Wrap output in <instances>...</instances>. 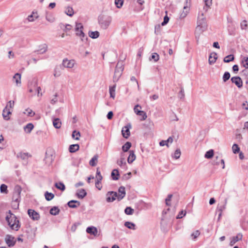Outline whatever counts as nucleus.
<instances>
[{"label":"nucleus","instance_id":"1","mask_svg":"<svg viewBox=\"0 0 248 248\" xmlns=\"http://www.w3.org/2000/svg\"><path fill=\"white\" fill-rule=\"evenodd\" d=\"M112 21L110 16L101 15L98 17V22L101 28L106 30L110 25Z\"/></svg>","mask_w":248,"mask_h":248},{"label":"nucleus","instance_id":"2","mask_svg":"<svg viewBox=\"0 0 248 248\" xmlns=\"http://www.w3.org/2000/svg\"><path fill=\"white\" fill-rule=\"evenodd\" d=\"M5 219L12 230L15 231H18L19 230L20 227V224L16 217H9L8 215H7Z\"/></svg>","mask_w":248,"mask_h":248},{"label":"nucleus","instance_id":"3","mask_svg":"<svg viewBox=\"0 0 248 248\" xmlns=\"http://www.w3.org/2000/svg\"><path fill=\"white\" fill-rule=\"evenodd\" d=\"M191 0H186L185 5L183 7V11L181 13L180 17L181 18H185L187 15L189 10V6L190 5Z\"/></svg>","mask_w":248,"mask_h":248},{"label":"nucleus","instance_id":"4","mask_svg":"<svg viewBox=\"0 0 248 248\" xmlns=\"http://www.w3.org/2000/svg\"><path fill=\"white\" fill-rule=\"evenodd\" d=\"M5 241L9 247L14 246L16 243L15 238L10 234H7L5 236Z\"/></svg>","mask_w":248,"mask_h":248},{"label":"nucleus","instance_id":"5","mask_svg":"<svg viewBox=\"0 0 248 248\" xmlns=\"http://www.w3.org/2000/svg\"><path fill=\"white\" fill-rule=\"evenodd\" d=\"M123 71V69L118 68V65L116 66L114 76L113 77V81L115 83L119 80L122 74Z\"/></svg>","mask_w":248,"mask_h":248},{"label":"nucleus","instance_id":"6","mask_svg":"<svg viewBox=\"0 0 248 248\" xmlns=\"http://www.w3.org/2000/svg\"><path fill=\"white\" fill-rule=\"evenodd\" d=\"M131 128V125L130 124H127L126 125L123 127L122 130V134L123 137L125 139H128L130 135L129 129Z\"/></svg>","mask_w":248,"mask_h":248},{"label":"nucleus","instance_id":"7","mask_svg":"<svg viewBox=\"0 0 248 248\" xmlns=\"http://www.w3.org/2000/svg\"><path fill=\"white\" fill-rule=\"evenodd\" d=\"M106 201L108 202L115 201L117 196V193L114 191H108L106 194Z\"/></svg>","mask_w":248,"mask_h":248},{"label":"nucleus","instance_id":"8","mask_svg":"<svg viewBox=\"0 0 248 248\" xmlns=\"http://www.w3.org/2000/svg\"><path fill=\"white\" fill-rule=\"evenodd\" d=\"M28 214L29 217L33 220H38L40 219V215L33 209H28Z\"/></svg>","mask_w":248,"mask_h":248},{"label":"nucleus","instance_id":"9","mask_svg":"<svg viewBox=\"0 0 248 248\" xmlns=\"http://www.w3.org/2000/svg\"><path fill=\"white\" fill-rule=\"evenodd\" d=\"M197 24L198 26L197 27V29H198L199 27L203 28L206 27V19L204 17L203 13L202 14L201 16L198 17L197 20Z\"/></svg>","mask_w":248,"mask_h":248},{"label":"nucleus","instance_id":"10","mask_svg":"<svg viewBox=\"0 0 248 248\" xmlns=\"http://www.w3.org/2000/svg\"><path fill=\"white\" fill-rule=\"evenodd\" d=\"M232 83H234L238 88L243 86V81L240 77L236 76L232 77L231 79Z\"/></svg>","mask_w":248,"mask_h":248},{"label":"nucleus","instance_id":"11","mask_svg":"<svg viewBox=\"0 0 248 248\" xmlns=\"http://www.w3.org/2000/svg\"><path fill=\"white\" fill-rule=\"evenodd\" d=\"M243 235L241 233H239L235 236H233L231 238L230 242V246H233L237 241L242 239Z\"/></svg>","mask_w":248,"mask_h":248},{"label":"nucleus","instance_id":"12","mask_svg":"<svg viewBox=\"0 0 248 248\" xmlns=\"http://www.w3.org/2000/svg\"><path fill=\"white\" fill-rule=\"evenodd\" d=\"M119 194H117V199L118 201L122 200L125 196V187L121 186L118 189Z\"/></svg>","mask_w":248,"mask_h":248},{"label":"nucleus","instance_id":"13","mask_svg":"<svg viewBox=\"0 0 248 248\" xmlns=\"http://www.w3.org/2000/svg\"><path fill=\"white\" fill-rule=\"evenodd\" d=\"M21 190L22 188L20 186L16 185L15 186L14 193L13 196L14 197V198H16V199H17V198H20Z\"/></svg>","mask_w":248,"mask_h":248},{"label":"nucleus","instance_id":"14","mask_svg":"<svg viewBox=\"0 0 248 248\" xmlns=\"http://www.w3.org/2000/svg\"><path fill=\"white\" fill-rule=\"evenodd\" d=\"M67 204L70 208H76L80 205V203L77 200H71L67 202Z\"/></svg>","mask_w":248,"mask_h":248},{"label":"nucleus","instance_id":"15","mask_svg":"<svg viewBox=\"0 0 248 248\" xmlns=\"http://www.w3.org/2000/svg\"><path fill=\"white\" fill-rule=\"evenodd\" d=\"M227 203V199H225L223 203L218 204L217 208V212L222 213V212L226 209Z\"/></svg>","mask_w":248,"mask_h":248},{"label":"nucleus","instance_id":"16","mask_svg":"<svg viewBox=\"0 0 248 248\" xmlns=\"http://www.w3.org/2000/svg\"><path fill=\"white\" fill-rule=\"evenodd\" d=\"M86 232L90 234L93 235L94 236H96L98 231L96 227L93 226H90L87 227V228L86 229Z\"/></svg>","mask_w":248,"mask_h":248},{"label":"nucleus","instance_id":"17","mask_svg":"<svg viewBox=\"0 0 248 248\" xmlns=\"http://www.w3.org/2000/svg\"><path fill=\"white\" fill-rule=\"evenodd\" d=\"M11 114L10 110L7 108V105L3 109L2 112V116L5 120L8 121L10 119L9 114Z\"/></svg>","mask_w":248,"mask_h":248},{"label":"nucleus","instance_id":"18","mask_svg":"<svg viewBox=\"0 0 248 248\" xmlns=\"http://www.w3.org/2000/svg\"><path fill=\"white\" fill-rule=\"evenodd\" d=\"M47 46L46 44H44L40 46L39 49L35 50L34 52L37 53V54H44L47 51Z\"/></svg>","mask_w":248,"mask_h":248},{"label":"nucleus","instance_id":"19","mask_svg":"<svg viewBox=\"0 0 248 248\" xmlns=\"http://www.w3.org/2000/svg\"><path fill=\"white\" fill-rule=\"evenodd\" d=\"M217 58V54L216 52H212L209 57V63L211 65L214 64Z\"/></svg>","mask_w":248,"mask_h":248},{"label":"nucleus","instance_id":"20","mask_svg":"<svg viewBox=\"0 0 248 248\" xmlns=\"http://www.w3.org/2000/svg\"><path fill=\"white\" fill-rule=\"evenodd\" d=\"M31 156V155L28 153L20 152L18 153L16 155V157L17 158H20L22 160H27L29 157Z\"/></svg>","mask_w":248,"mask_h":248},{"label":"nucleus","instance_id":"21","mask_svg":"<svg viewBox=\"0 0 248 248\" xmlns=\"http://www.w3.org/2000/svg\"><path fill=\"white\" fill-rule=\"evenodd\" d=\"M87 192L83 188L78 189L76 193V196L79 199H83L87 195Z\"/></svg>","mask_w":248,"mask_h":248},{"label":"nucleus","instance_id":"22","mask_svg":"<svg viewBox=\"0 0 248 248\" xmlns=\"http://www.w3.org/2000/svg\"><path fill=\"white\" fill-rule=\"evenodd\" d=\"M12 200L11 203L12 208L14 209H18L19 207V198H17V199H16V198H14V197L13 196Z\"/></svg>","mask_w":248,"mask_h":248},{"label":"nucleus","instance_id":"23","mask_svg":"<svg viewBox=\"0 0 248 248\" xmlns=\"http://www.w3.org/2000/svg\"><path fill=\"white\" fill-rule=\"evenodd\" d=\"M73 61H69L67 59L63 60L62 64L65 67L72 68L74 66Z\"/></svg>","mask_w":248,"mask_h":248},{"label":"nucleus","instance_id":"24","mask_svg":"<svg viewBox=\"0 0 248 248\" xmlns=\"http://www.w3.org/2000/svg\"><path fill=\"white\" fill-rule=\"evenodd\" d=\"M119 172L118 170L114 169L113 170L111 173V176L112 177V180H118L119 178Z\"/></svg>","mask_w":248,"mask_h":248},{"label":"nucleus","instance_id":"25","mask_svg":"<svg viewBox=\"0 0 248 248\" xmlns=\"http://www.w3.org/2000/svg\"><path fill=\"white\" fill-rule=\"evenodd\" d=\"M130 154L127 158V162L128 163H132L136 159V155L134 154V152L133 150L129 151Z\"/></svg>","mask_w":248,"mask_h":248},{"label":"nucleus","instance_id":"26","mask_svg":"<svg viewBox=\"0 0 248 248\" xmlns=\"http://www.w3.org/2000/svg\"><path fill=\"white\" fill-rule=\"evenodd\" d=\"M79 146L78 144L70 145L69 147V151L70 153H75L79 150Z\"/></svg>","mask_w":248,"mask_h":248},{"label":"nucleus","instance_id":"27","mask_svg":"<svg viewBox=\"0 0 248 248\" xmlns=\"http://www.w3.org/2000/svg\"><path fill=\"white\" fill-rule=\"evenodd\" d=\"M33 128V124L32 123H29L24 127V130L27 133H30Z\"/></svg>","mask_w":248,"mask_h":248},{"label":"nucleus","instance_id":"28","mask_svg":"<svg viewBox=\"0 0 248 248\" xmlns=\"http://www.w3.org/2000/svg\"><path fill=\"white\" fill-rule=\"evenodd\" d=\"M60 211V210L57 206H53L50 209L49 213L52 215L56 216L59 214Z\"/></svg>","mask_w":248,"mask_h":248},{"label":"nucleus","instance_id":"29","mask_svg":"<svg viewBox=\"0 0 248 248\" xmlns=\"http://www.w3.org/2000/svg\"><path fill=\"white\" fill-rule=\"evenodd\" d=\"M61 122L59 118H55L53 120V125L57 129H59L61 127Z\"/></svg>","mask_w":248,"mask_h":248},{"label":"nucleus","instance_id":"30","mask_svg":"<svg viewBox=\"0 0 248 248\" xmlns=\"http://www.w3.org/2000/svg\"><path fill=\"white\" fill-rule=\"evenodd\" d=\"M124 226L127 227V228L129 229H131L133 230H135L136 229V225L133 222H129V221H126L124 223Z\"/></svg>","mask_w":248,"mask_h":248},{"label":"nucleus","instance_id":"31","mask_svg":"<svg viewBox=\"0 0 248 248\" xmlns=\"http://www.w3.org/2000/svg\"><path fill=\"white\" fill-rule=\"evenodd\" d=\"M116 87V84H115L112 86L109 87V92L110 93V97H111L112 98H114L115 96V92Z\"/></svg>","mask_w":248,"mask_h":248},{"label":"nucleus","instance_id":"32","mask_svg":"<svg viewBox=\"0 0 248 248\" xmlns=\"http://www.w3.org/2000/svg\"><path fill=\"white\" fill-rule=\"evenodd\" d=\"M131 147V143L127 141L124 145L122 146V149L124 152H127Z\"/></svg>","mask_w":248,"mask_h":248},{"label":"nucleus","instance_id":"33","mask_svg":"<svg viewBox=\"0 0 248 248\" xmlns=\"http://www.w3.org/2000/svg\"><path fill=\"white\" fill-rule=\"evenodd\" d=\"M89 36L93 39H96L99 36V32L98 31H89Z\"/></svg>","mask_w":248,"mask_h":248},{"label":"nucleus","instance_id":"34","mask_svg":"<svg viewBox=\"0 0 248 248\" xmlns=\"http://www.w3.org/2000/svg\"><path fill=\"white\" fill-rule=\"evenodd\" d=\"M45 197L46 201H50L54 198V195L52 193L46 191L45 193Z\"/></svg>","mask_w":248,"mask_h":248},{"label":"nucleus","instance_id":"35","mask_svg":"<svg viewBox=\"0 0 248 248\" xmlns=\"http://www.w3.org/2000/svg\"><path fill=\"white\" fill-rule=\"evenodd\" d=\"M65 13L68 16L71 17L74 15V10L72 7L68 6L65 11Z\"/></svg>","mask_w":248,"mask_h":248},{"label":"nucleus","instance_id":"36","mask_svg":"<svg viewBox=\"0 0 248 248\" xmlns=\"http://www.w3.org/2000/svg\"><path fill=\"white\" fill-rule=\"evenodd\" d=\"M137 115L141 117L140 121L145 120L147 118V114L144 111H137Z\"/></svg>","mask_w":248,"mask_h":248},{"label":"nucleus","instance_id":"37","mask_svg":"<svg viewBox=\"0 0 248 248\" xmlns=\"http://www.w3.org/2000/svg\"><path fill=\"white\" fill-rule=\"evenodd\" d=\"M234 59V56L232 54H230L224 57L223 59V62L226 63H228L230 62L233 61Z\"/></svg>","mask_w":248,"mask_h":248},{"label":"nucleus","instance_id":"38","mask_svg":"<svg viewBox=\"0 0 248 248\" xmlns=\"http://www.w3.org/2000/svg\"><path fill=\"white\" fill-rule=\"evenodd\" d=\"M55 187L62 191H64L65 189V185L62 182L56 183L55 184Z\"/></svg>","mask_w":248,"mask_h":248},{"label":"nucleus","instance_id":"39","mask_svg":"<svg viewBox=\"0 0 248 248\" xmlns=\"http://www.w3.org/2000/svg\"><path fill=\"white\" fill-rule=\"evenodd\" d=\"M13 78L15 80L17 85L21 83V75L20 74L16 73L13 77Z\"/></svg>","mask_w":248,"mask_h":248},{"label":"nucleus","instance_id":"40","mask_svg":"<svg viewBox=\"0 0 248 248\" xmlns=\"http://www.w3.org/2000/svg\"><path fill=\"white\" fill-rule=\"evenodd\" d=\"M80 136V133L76 130H74L72 132V137L76 140H79Z\"/></svg>","mask_w":248,"mask_h":248},{"label":"nucleus","instance_id":"41","mask_svg":"<svg viewBox=\"0 0 248 248\" xmlns=\"http://www.w3.org/2000/svg\"><path fill=\"white\" fill-rule=\"evenodd\" d=\"M214 150L212 149L208 151L204 155L205 158L207 159L211 158L214 155Z\"/></svg>","mask_w":248,"mask_h":248},{"label":"nucleus","instance_id":"42","mask_svg":"<svg viewBox=\"0 0 248 248\" xmlns=\"http://www.w3.org/2000/svg\"><path fill=\"white\" fill-rule=\"evenodd\" d=\"M0 191L1 193L7 194L8 193L7 186L5 184H1L0 186Z\"/></svg>","mask_w":248,"mask_h":248},{"label":"nucleus","instance_id":"43","mask_svg":"<svg viewBox=\"0 0 248 248\" xmlns=\"http://www.w3.org/2000/svg\"><path fill=\"white\" fill-rule=\"evenodd\" d=\"M241 63L244 67H248V57H243L241 60Z\"/></svg>","mask_w":248,"mask_h":248},{"label":"nucleus","instance_id":"44","mask_svg":"<svg viewBox=\"0 0 248 248\" xmlns=\"http://www.w3.org/2000/svg\"><path fill=\"white\" fill-rule=\"evenodd\" d=\"M134 210L131 207H126L124 209V213L127 215H131L134 213Z\"/></svg>","mask_w":248,"mask_h":248},{"label":"nucleus","instance_id":"45","mask_svg":"<svg viewBox=\"0 0 248 248\" xmlns=\"http://www.w3.org/2000/svg\"><path fill=\"white\" fill-rule=\"evenodd\" d=\"M97 160V155L93 156V157L90 160L89 162V164L93 167L96 166Z\"/></svg>","mask_w":248,"mask_h":248},{"label":"nucleus","instance_id":"46","mask_svg":"<svg viewBox=\"0 0 248 248\" xmlns=\"http://www.w3.org/2000/svg\"><path fill=\"white\" fill-rule=\"evenodd\" d=\"M231 77L230 74L229 72H225L223 76L222 79L224 82H226Z\"/></svg>","mask_w":248,"mask_h":248},{"label":"nucleus","instance_id":"47","mask_svg":"<svg viewBox=\"0 0 248 248\" xmlns=\"http://www.w3.org/2000/svg\"><path fill=\"white\" fill-rule=\"evenodd\" d=\"M233 153L235 154L240 152V148L237 144H233L232 147Z\"/></svg>","mask_w":248,"mask_h":248},{"label":"nucleus","instance_id":"48","mask_svg":"<svg viewBox=\"0 0 248 248\" xmlns=\"http://www.w3.org/2000/svg\"><path fill=\"white\" fill-rule=\"evenodd\" d=\"M159 59V55L156 53H153L152 54L150 60H153L155 62L158 61Z\"/></svg>","mask_w":248,"mask_h":248},{"label":"nucleus","instance_id":"49","mask_svg":"<svg viewBox=\"0 0 248 248\" xmlns=\"http://www.w3.org/2000/svg\"><path fill=\"white\" fill-rule=\"evenodd\" d=\"M181 155V151L179 149H177L175 150L173 155L172 157L176 159H177L180 158Z\"/></svg>","mask_w":248,"mask_h":248},{"label":"nucleus","instance_id":"50","mask_svg":"<svg viewBox=\"0 0 248 248\" xmlns=\"http://www.w3.org/2000/svg\"><path fill=\"white\" fill-rule=\"evenodd\" d=\"M124 3V0H115V4L118 8L122 7Z\"/></svg>","mask_w":248,"mask_h":248},{"label":"nucleus","instance_id":"51","mask_svg":"<svg viewBox=\"0 0 248 248\" xmlns=\"http://www.w3.org/2000/svg\"><path fill=\"white\" fill-rule=\"evenodd\" d=\"M62 26H65L64 29H63L64 31L67 32V31L70 30L71 29L72 26L70 24H66L64 25L63 24H61L60 27L62 28Z\"/></svg>","mask_w":248,"mask_h":248},{"label":"nucleus","instance_id":"52","mask_svg":"<svg viewBox=\"0 0 248 248\" xmlns=\"http://www.w3.org/2000/svg\"><path fill=\"white\" fill-rule=\"evenodd\" d=\"M96 180L101 181L102 180V176L101 174L100 171L99 169H97L96 175Z\"/></svg>","mask_w":248,"mask_h":248},{"label":"nucleus","instance_id":"53","mask_svg":"<svg viewBox=\"0 0 248 248\" xmlns=\"http://www.w3.org/2000/svg\"><path fill=\"white\" fill-rule=\"evenodd\" d=\"M185 97V93H184V90L183 87L181 88V90L178 93V97L180 99H183Z\"/></svg>","mask_w":248,"mask_h":248},{"label":"nucleus","instance_id":"54","mask_svg":"<svg viewBox=\"0 0 248 248\" xmlns=\"http://www.w3.org/2000/svg\"><path fill=\"white\" fill-rule=\"evenodd\" d=\"M131 176V172H129L126 174H124L123 177H122V179L123 180H128L130 178Z\"/></svg>","mask_w":248,"mask_h":248},{"label":"nucleus","instance_id":"55","mask_svg":"<svg viewBox=\"0 0 248 248\" xmlns=\"http://www.w3.org/2000/svg\"><path fill=\"white\" fill-rule=\"evenodd\" d=\"M83 28V26L81 23L76 22L75 31H78L79 30H82Z\"/></svg>","mask_w":248,"mask_h":248},{"label":"nucleus","instance_id":"56","mask_svg":"<svg viewBox=\"0 0 248 248\" xmlns=\"http://www.w3.org/2000/svg\"><path fill=\"white\" fill-rule=\"evenodd\" d=\"M172 197V194H169L168 195L167 198L165 200L166 204L167 205L169 206V205H170V201L171 200V199Z\"/></svg>","mask_w":248,"mask_h":248},{"label":"nucleus","instance_id":"57","mask_svg":"<svg viewBox=\"0 0 248 248\" xmlns=\"http://www.w3.org/2000/svg\"><path fill=\"white\" fill-rule=\"evenodd\" d=\"M241 28L242 30H245L248 27L247 21L246 20H243L240 24Z\"/></svg>","mask_w":248,"mask_h":248},{"label":"nucleus","instance_id":"58","mask_svg":"<svg viewBox=\"0 0 248 248\" xmlns=\"http://www.w3.org/2000/svg\"><path fill=\"white\" fill-rule=\"evenodd\" d=\"M26 111L28 116L32 117L35 115V112H33L32 110L29 108L26 109Z\"/></svg>","mask_w":248,"mask_h":248},{"label":"nucleus","instance_id":"59","mask_svg":"<svg viewBox=\"0 0 248 248\" xmlns=\"http://www.w3.org/2000/svg\"><path fill=\"white\" fill-rule=\"evenodd\" d=\"M186 214V211H184L183 210H182L181 211L178 215H177V217H176V218L177 219H179V218H182L183 217H184Z\"/></svg>","mask_w":248,"mask_h":248},{"label":"nucleus","instance_id":"60","mask_svg":"<svg viewBox=\"0 0 248 248\" xmlns=\"http://www.w3.org/2000/svg\"><path fill=\"white\" fill-rule=\"evenodd\" d=\"M169 17L167 15H166L164 17L163 21L161 23V25L162 26L166 25L169 22Z\"/></svg>","mask_w":248,"mask_h":248},{"label":"nucleus","instance_id":"61","mask_svg":"<svg viewBox=\"0 0 248 248\" xmlns=\"http://www.w3.org/2000/svg\"><path fill=\"white\" fill-rule=\"evenodd\" d=\"M200 232H199V231L197 230V231H196L195 232H193L191 234V237H193V239H195L198 237V236L200 235Z\"/></svg>","mask_w":248,"mask_h":248},{"label":"nucleus","instance_id":"62","mask_svg":"<svg viewBox=\"0 0 248 248\" xmlns=\"http://www.w3.org/2000/svg\"><path fill=\"white\" fill-rule=\"evenodd\" d=\"M160 32V25H156L155 27V33L156 34H158Z\"/></svg>","mask_w":248,"mask_h":248},{"label":"nucleus","instance_id":"63","mask_svg":"<svg viewBox=\"0 0 248 248\" xmlns=\"http://www.w3.org/2000/svg\"><path fill=\"white\" fill-rule=\"evenodd\" d=\"M101 181L96 180L95 183L96 187L98 188L99 190H101L102 188Z\"/></svg>","mask_w":248,"mask_h":248},{"label":"nucleus","instance_id":"64","mask_svg":"<svg viewBox=\"0 0 248 248\" xmlns=\"http://www.w3.org/2000/svg\"><path fill=\"white\" fill-rule=\"evenodd\" d=\"M241 73L242 75L245 76L246 77H248V67L245 68L244 70H243Z\"/></svg>","mask_w":248,"mask_h":248}]
</instances>
